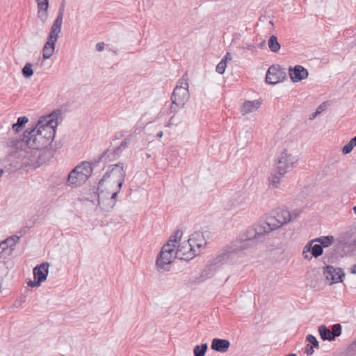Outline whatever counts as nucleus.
I'll use <instances>...</instances> for the list:
<instances>
[{
    "label": "nucleus",
    "instance_id": "obj_10",
    "mask_svg": "<svg viewBox=\"0 0 356 356\" xmlns=\"http://www.w3.org/2000/svg\"><path fill=\"white\" fill-rule=\"evenodd\" d=\"M200 254V250L192 247L188 241L179 245L175 250V257L181 260H190Z\"/></svg>",
    "mask_w": 356,
    "mask_h": 356
},
{
    "label": "nucleus",
    "instance_id": "obj_8",
    "mask_svg": "<svg viewBox=\"0 0 356 356\" xmlns=\"http://www.w3.org/2000/svg\"><path fill=\"white\" fill-rule=\"evenodd\" d=\"M175 257V245L170 243L165 244L156 258V266L158 268L168 271L169 266Z\"/></svg>",
    "mask_w": 356,
    "mask_h": 356
},
{
    "label": "nucleus",
    "instance_id": "obj_20",
    "mask_svg": "<svg viewBox=\"0 0 356 356\" xmlns=\"http://www.w3.org/2000/svg\"><path fill=\"white\" fill-rule=\"evenodd\" d=\"M38 6V17L42 23L48 19L49 0H36Z\"/></svg>",
    "mask_w": 356,
    "mask_h": 356
},
{
    "label": "nucleus",
    "instance_id": "obj_57",
    "mask_svg": "<svg viewBox=\"0 0 356 356\" xmlns=\"http://www.w3.org/2000/svg\"><path fill=\"white\" fill-rule=\"evenodd\" d=\"M3 173V170L0 169V177L2 175Z\"/></svg>",
    "mask_w": 356,
    "mask_h": 356
},
{
    "label": "nucleus",
    "instance_id": "obj_46",
    "mask_svg": "<svg viewBox=\"0 0 356 356\" xmlns=\"http://www.w3.org/2000/svg\"><path fill=\"white\" fill-rule=\"evenodd\" d=\"M314 241H309L304 248V250H305V252H311V248H313V243Z\"/></svg>",
    "mask_w": 356,
    "mask_h": 356
},
{
    "label": "nucleus",
    "instance_id": "obj_56",
    "mask_svg": "<svg viewBox=\"0 0 356 356\" xmlns=\"http://www.w3.org/2000/svg\"><path fill=\"white\" fill-rule=\"evenodd\" d=\"M354 143L355 145H356V136L351 139Z\"/></svg>",
    "mask_w": 356,
    "mask_h": 356
},
{
    "label": "nucleus",
    "instance_id": "obj_2",
    "mask_svg": "<svg viewBox=\"0 0 356 356\" xmlns=\"http://www.w3.org/2000/svg\"><path fill=\"white\" fill-rule=\"evenodd\" d=\"M55 134V129H44L42 125L37 124L35 127L27 129L24 132L23 141L31 149H42L50 145Z\"/></svg>",
    "mask_w": 356,
    "mask_h": 356
},
{
    "label": "nucleus",
    "instance_id": "obj_34",
    "mask_svg": "<svg viewBox=\"0 0 356 356\" xmlns=\"http://www.w3.org/2000/svg\"><path fill=\"white\" fill-rule=\"evenodd\" d=\"M182 236V232L181 230H177L173 236H171L168 242L171 244L175 245V248L176 247V244L180 240Z\"/></svg>",
    "mask_w": 356,
    "mask_h": 356
},
{
    "label": "nucleus",
    "instance_id": "obj_48",
    "mask_svg": "<svg viewBox=\"0 0 356 356\" xmlns=\"http://www.w3.org/2000/svg\"><path fill=\"white\" fill-rule=\"evenodd\" d=\"M96 49L98 51H102L104 49V42H99L96 45Z\"/></svg>",
    "mask_w": 356,
    "mask_h": 356
},
{
    "label": "nucleus",
    "instance_id": "obj_52",
    "mask_svg": "<svg viewBox=\"0 0 356 356\" xmlns=\"http://www.w3.org/2000/svg\"><path fill=\"white\" fill-rule=\"evenodd\" d=\"M313 241H314V242H318V243H320L319 245H321L322 241H323V236L316 238L314 239Z\"/></svg>",
    "mask_w": 356,
    "mask_h": 356
},
{
    "label": "nucleus",
    "instance_id": "obj_6",
    "mask_svg": "<svg viewBox=\"0 0 356 356\" xmlns=\"http://www.w3.org/2000/svg\"><path fill=\"white\" fill-rule=\"evenodd\" d=\"M297 162L296 156L292 155L286 149H284L275 161V172L281 175H284L293 169Z\"/></svg>",
    "mask_w": 356,
    "mask_h": 356
},
{
    "label": "nucleus",
    "instance_id": "obj_54",
    "mask_svg": "<svg viewBox=\"0 0 356 356\" xmlns=\"http://www.w3.org/2000/svg\"><path fill=\"white\" fill-rule=\"evenodd\" d=\"M163 131H159V132L157 133L156 136H157L158 138H161V137L163 136Z\"/></svg>",
    "mask_w": 356,
    "mask_h": 356
},
{
    "label": "nucleus",
    "instance_id": "obj_40",
    "mask_svg": "<svg viewBox=\"0 0 356 356\" xmlns=\"http://www.w3.org/2000/svg\"><path fill=\"white\" fill-rule=\"evenodd\" d=\"M355 145H354L353 142L352 140H350L343 147V149H342V152L344 154H349L352 152L353 147H355Z\"/></svg>",
    "mask_w": 356,
    "mask_h": 356
},
{
    "label": "nucleus",
    "instance_id": "obj_29",
    "mask_svg": "<svg viewBox=\"0 0 356 356\" xmlns=\"http://www.w3.org/2000/svg\"><path fill=\"white\" fill-rule=\"evenodd\" d=\"M270 50L274 53L277 52L280 49V44L278 42L277 38L275 35H271L268 42Z\"/></svg>",
    "mask_w": 356,
    "mask_h": 356
},
{
    "label": "nucleus",
    "instance_id": "obj_24",
    "mask_svg": "<svg viewBox=\"0 0 356 356\" xmlns=\"http://www.w3.org/2000/svg\"><path fill=\"white\" fill-rule=\"evenodd\" d=\"M63 22H60L58 20H54L53 24L51 25L50 33L47 38L49 40H54L57 41L58 35L61 31V26Z\"/></svg>",
    "mask_w": 356,
    "mask_h": 356
},
{
    "label": "nucleus",
    "instance_id": "obj_9",
    "mask_svg": "<svg viewBox=\"0 0 356 356\" xmlns=\"http://www.w3.org/2000/svg\"><path fill=\"white\" fill-rule=\"evenodd\" d=\"M286 78V70L279 65H273L269 67L266 81L270 85H275L284 81Z\"/></svg>",
    "mask_w": 356,
    "mask_h": 356
},
{
    "label": "nucleus",
    "instance_id": "obj_43",
    "mask_svg": "<svg viewBox=\"0 0 356 356\" xmlns=\"http://www.w3.org/2000/svg\"><path fill=\"white\" fill-rule=\"evenodd\" d=\"M305 353H306L308 356L313 355L314 353V347L310 344H307L305 348Z\"/></svg>",
    "mask_w": 356,
    "mask_h": 356
},
{
    "label": "nucleus",
    "instance_id": "obj_31",
    "mask_svg": "<svg viewBox=\"0 0 356 356\" xmlns=\"http://www.w3.org/2000/svg\"><path fill=\"white\" fill-rule=\"evenodd\" d=\"M207 348V343L195 346L193 349L194 356H204Z\"/></svg>",
    "mask_w": 356,
    "mask_h": 356
},
{
    "label": "nucleus",
    "instance_id": "obj_45",
    "mask_svg": "<svg viewBox=\"0 0 356 356\" xmlns=\"http://www.w3.org/2000/svg\"><path fill=\"white\" fill-rule=\"evenodd\" d=\"M42 282H39V280H34V281H32V280H30L29 282H28V285L31 287H35V286H40Z\"/></svg>",
    "mask_w": 356,
    "mask_h": 356
},
{
    "label": "nucleus",
    "instance_id": "obj_23",
    "mask_svg": "<svg viewBox=\"0 0 356 356\" xmlns=\"http://www.w3.org/2000/svg\"><path fill=\"white\" fill-rule=\"evenodd\" d=\"M220 268L217 265H214V261L212 260L210 264L207 265L200 273V278L203 280L211 277L216 270Z\"/></svg>",
    "mask_w": 356,
    "mask_h": 356
},
{
    "label": "nucleus",
    "instance_id": "obj_15",
    "mask_svg": "<svg viewBox=\"0 0 356 356\" xmlns=\"http://www.w3.org/2000/svg\"><path fill=\"white\" fill-rule=\"evenodd\" d=\"M324 275L327 280H330V284L342 282V277L344 275L340 268H334L332 266L325 267Z\"/></svg>",
    "mask_w": 356,
    "mask_h": 356
},
{
    "label": "nucleus",
    "instance_id": "obj_18",
    "mask_svg": "<svg viewBox=\"0 0 356 356\" xmlns=\"http://www.w3.org/2000/svg\"><path fill=\"white\" fill-rule=\"evenodd\" d=\"M48 262H43L41 264L36 266L33 268V276L35 280H39V282H43L46 280L49 273Z\"/></svg>",
    "mask_w": 356,
    "mask_h": 356
},
{
    "label": "nucleus",
    "instance_id": "obj_38",
    "mask_svg": "<svg viewBox=\"0 0 356 356\" xmlns=\"http://www.w3.org/2000/svg\"><path fill=\"white\" fill-rule=\"evenodd\" d=\"M306 340L311 346H313L314 348H318V341L314 336L312 334H308L306 337Z\"/></svg>",
    "mask_w": 356,
    "mask_h": 356
},
{
    "label": "nucleus",
    "instance_id": "obj_28",
    "mask_svg": "<svg viewBox=\"0 0 356 356\" xmlns=\"http://www.w3.org/2000/svg\"><path fill=\"white\" fill-rule=\"evenodd\" d=\"M20 236H18L17 235H13L9 237H8L6 240L2 241L1 245L2 246L6 247L7 248L8 247H14L19 241Z\"/></svg>",
    "mask_w": 356,
    "mask_h": 356
},
{
    "label": "nucleus",
    "instance_id": "obj_58",
    "mask_svg": "<svg viewBox=\"0 0 356 356\" xmlns=\"http://www.w3.org/2000/svg\"><path fill=\"white\" fill-rule=\"evenodd\" d=\"M354 213L356 214V205L353 207Z\"/></svg>",
    "mask_w": 356,
    "mask_h": 356
},
{
    "label": "nucleus",
    "instance_id": "obj_25",
    "mask_svg": "<svg viewBox=\"0 0 356 356\" xmlns=\"http://www.w3.org/2000/svg\"><path fill=\"white\" fill-rule=\"evenodd\" d=\"M56 41L54 40H49V38H47V41L44 44V46L42 49V56L44 59H48L49 58L55 49V44Z\"/></svg>",
    "mask_w": 356,
    "mask_h": 356
},
{
    "label": "nucleus",
    "instance_id": "obj_12",
    "mask_svg": "<svg viewBox=\"0 0 356 356\" xmlns=\"http://www.w3.org/2000/svg\"><path fill=\"white\" fill-rule=\"evenodd\" d=\"M110 150L107 149L104 151L98 158L97 160H95L93 162L90 163L88 161H83L81 164L76 165L75 168H79V174L81 175V178L86 182L88 179L91 176L92 173V165H96L100 161L106 156H108Z\"/></svg>",
    "mask_w": 356,
    "mask_h": 356
},
{
    "label": "nucleus",
    "instance_id": "obj_7",
    "mask_svg": "<svg viewBox=\"0 0 356 356\" xmlns=\"http://www.w3.org/2000/svg\"><path fill=\"white\" fill-rule=\"evenodd\" d=\"M122 187H107L103 192L98 191V204L107 211L112 209L116 203V198Z\"/></svg>",
    "mask_w": 356,
    "mask_h": 356
},
{
    "label": "nucleus",
    "instance_id": "obj_1",
    "mask_svg": "<svg viewBox=\"0 0 356 356\" xmlns=\"http://www.w3.org/2000/svg\"><path fill=\"white\" fill-rule=\"evenodd\" d=\"M261 229L258 223L248 227L229 245L237 258L246 250L255 248L259 243L265 241L266 235Z\"/></svg>",
    "mask_w": 356,
    "mask_h": 356
},
{
    "label": "nucleus",
    "instance_id": "obj_33",
    "mask_svg": "<svg viewBox=\"0 0 356 356\" xmlns=\"http://www.w3.org/2000/svg\"><path fill=\"white\" fill-rule=\"evenodd\" d=\"M323 250L321 245L315 244L311 248V254L314 257H318L323 254Z\"/></svg>",
    "mask_w": 356,
    "mask_h": 356
},
{
    "label": "nucleus",
    "instance_id": "obj_3",
    "mask_svg": "<svg viewBox=\"0 0 356 356\" xmlns=\"http://www.w3.org/2000/svg\"><path fill=\"white\" fill-rule=\"evenodd\" d=\"M125 175L123 163L109 165L108 170L99 181L97 191L103 192L107 187H122Z\"/></svg>",
    "mask_w": 356,
    "mask_h": 356
},
{
    "label": "nucleus",
    "instance_id": "obj_26",
    "mask_svg": "<svg viewBox=\"0 0 356 356\" xmlns=\"http://www.w3.org/2000/svg\"><path fill=\"white\" fill-rule=\"evenodd\" d=\"M284 175H281L275 172V169L274 168V171L271 172L270 176L268 177V181L270 186L277 188L279 187L282 178Z\"/></svg>",
    "mask_w": 356,
    "mask_h": 356
},
{
    "label": "nucleus",
    "instance_id": "obj_5",
    "mask_svg": "<svg viewBox=\"0 0 356 356\" xmlns=\"http://www.w3.org/2000/svg\"><path fill=\"white\" fill-rule=\"evenodd\" d=\"M190 97L188 91V76L187 72L184 73L177 83L172 92L171 99V112L176 111V107L182 108Z\"/></svg>",
    "mask_w": 356,
    "mask_h": 356
},
{
    "label": "nucleus",
    "instance_id": "obj_36",
    "mask_svg": "<svg viewBox=\"0 0 356 356\" xmlns=\"http://www.w3.org/2000/svg\"><path fill=\"white\" fill-rule=\"evenodd\" d=\"M334 242V238L332 236H323L321 245L323 248H327Z\"/></svg>",
    "mask_w": 356,
    "mask_h": 356
},
{
    "label": "nucleus",
    "instance_id": "obj_13",
    "mask_svg": "<svg viewBox=\"0 0 356 356\" xmlns=\"http://www.w3.org/2000/svg\"><path fill=\"white\" fill-rule=\"evenodd\" d=\"M237 259L234 252H232L230 247L228 246L219 252L218 255L213 260L214 261V265H217L220 268L224 264H234L236 261Z\"/></svg>",
    "mask_w": 356,
    "mask_h": 356
},
{
    "label": "nucleus",
    "instance_id": "obj_42",
    "mask_svg": "<svg viewBox=\"0 0 356 356\" xmlns=\"http://www.w3.org/2000/svg\"><path fill=\"white\" fill-rule=\"evenodd\" d=\"M64 8H65V5H64V2H63L61 6L59 8L58 13V15L55 20H58L60 22H63V15H64Z\"/></svg>",
    "mask_w": 356,
    "mask_h": 356
},
{
    "label": "nucleus",
    "instance_id": "obj_39",
    "mask_svg": "<svg viewBox=\"0 0 356 356\" xmlns=\"http://www.w3.org/2000/svg\"><path fill=\"white\" fill-rule=\"evenodd\" d=\"M326 108L325 102L322 103L318 107L316 108V111L313 113L309 119L314 120L318 114H320L321 112H323Z\"/></svg>",
    "mask_w": 356,
    "mask_h": 356
},
{
    "label": "nucleus",
    "instance_id": "obj_35",
    "mask_svg": "<svg viewBox=\"0 0 356 356\" xmlns=\"http://www.w3.org/2000/svg\"><path fill=\"white\" fill-rule=\"evenodd\" d=\"M331 334L333 339L337 337H339L341 334V326L340 324H334L332 326Z\"/></svg>",
    "mask_w": 356,
    "mask_h": 356
},
{
    "label": "nucleus",
    "instance_id": "obj_30",
    "mask_svg": "<svg viewBox=\"0 0 356 356\" xmlns=\"http://www.w3.org/2000/svg\"><path fill=\"white\" fill-rule=\"evenodd\" d=\"M29 122V119L26 116H22L18 118L17 121L16 123H14L13 124V129L16 133L19 132V131L22 129V128Z\"/></svg>",
    "mask_w": 356,
    "mask_h": 356
},
{
    "label": "nucleus",
    "instance_id": "obj_41",
    "mask_svg": "<svg viewBox=\"0 0 356 356\" xmlns=\"http://www.w3.org/2000/svg\"><path fill=\"white\" fill-rule=\"evenodd\" d=\"M130 140L129 138H126L124 139V140H122L120 143V145L115 147L114 149H113V152L115 154H118L120 153V149L122 147V148H125L127 147L129 143Z\"/></svg>",
    "mask_w": 356,
    "mask_h": 356
},
{
    "label": "nucleus",
    "instance_id": "obj_37",
    "mask_svg": "<svg viewBox=\"0 0 356 356\" xmlns=\"http://www.w3.org/2000/svg\"><path fill=\"white\" fill-rule=\"evenodd\" d=\"M227 67V63H225V60H221L216 67V71L220 74H222L225 72V70Z\"/></svg>",
    "mask_w": 356,
    "mask_h": 356
},
{
    "label": "nucleus",
    "instance_id": "obj_16",
    "mask_svg": "<svg viewBox=\"0 0 356 356\" xmlns=\"http://www.w3.org/2000/svg\"><path fill=\"white\" fill-rule=\"evenodd\" d=\"M208 236L209 233L201 232H195L193 234L191 235L188 241L192 245V247L197 249L201 252L202 248L205 247L207 242L206 240V236Z\"/></svg>",
    "mask_w": 356,
    "mask_h": 356
},
{
    "label": "nucleus",
    "instance_id": "obj_22",
    "mask_svg": "<svg viewBox=\"0 0 356 356\" xmlns=\"http://www.w3.org/2000/svg\"><path fill=\"white\" fill-rule=\"evenodd\" d=\"M261 105V102L258 100L245 101L242 106L241 112L243 115L255 112L258 110Z\"/></svg>",
    "mask_w": 356,
    "mask_h": 356
},
{
    "label": "nucleus",
    "instance_id": "obj_11",
    "mask_svg": "<svg viewBox=\"0 0 356 356\" xmlns=\"http://www.w3.org/2000/svg\"><path fill=\"white\" fill-rule=\"evenodd\" d=\"M110 150L107 149L104 151L98 158L97 160H95L93 162L90 163L88 161H83L81 164L76 165L75 168H79V174L81 175V178L86 182L88 179L91 176L92 173V165H96L100 161L106 156H108Z\"/></svg>",
    "mask_w": 356,
    "mask_h": 356
},
{
    "label": "nucleus",
    "instance_id": "obj_50",
    "mask_svg": "<svg viewBox=\"0 0 356 356\" xmlns=\"http://www.w3.org/2000/svg\"><path fill=\"white\" fill-rule=\"evenodd\" d=\"M348 349H350V350H356V339L349 346Z\"/></svg>",
    "mask_w": 356,
    "mask_h": 356
},
{
    "label": "nucleus",
    "instance_id": "obj_49",
    "mask_svg": "<svg viewBox=\"0 0 356 356\" xmlns=\"http://www.w3.org/2000/svg\"><path fill=\"white\" fill-rule=\"evenodd\" d=\"M232 59V54L229 52H227L222 60H225V63H227V60H231Z\"/></svg>",
    "mask_w": 356,
    "mask_h": 356
},
{
    "label": "nucleus",
    "instance_id": "obj_47",
    "mask_svg": "<svg viewBox=\"0 0 356 356\" xmlns=\"http://www.w3.org/2000/svg\"><path fill=\"white\" fill-rule=\"evenodd\" d=\"M28 230H29L28 227H24L21 228L20 230L18 232V233L20 235L19 236L21 237V236L25 235L27 233Z\"/></svg>",
    "mask_w": 356,
    "mask_h": 356
},
{
    "label": "nucleus",
    "instance_id": "obj_51",
    "mask_svg": "<svg viewBox=\"0 0 356 356\" xmlns=\"http://www.w3.org/2000/svg\"><path fill=\"white\" fill-rule=\"evenodd\" d=\"M309 252H305V250H303L302 256L305 259L310 260L312 259V257H309Z\"/></svg>",
    "mask_w": 356,
    "mask_h": 356
},
{
    "label": "nucleus",
    "instance_id": "obj_53",
    "mask_svg": "<svg viewBox=\"0 0 356 356\" xmlns=\"http://www.w3.org/2000/svg\"><path fill=\"white\" fill-rule=\"evenodd\" d=\"M350 273L353 274H356V264L353 265V266L351 268Z\"/></svg>",
    "mask_w": 356,
    "mask_h": 356
},
{
    "label": "nucleus",
    "instance_id": "obj_19",
    "mask_svg": "<svg viewBox=\"0 0 356 356\" xmlns=\"http://www.w3.org/2000/svg\"><path fill=\"white\" fill-rule=\"evenodd\" d=\"M79 168H74L69 173L67 179V184L68 186L76 187L85 183L83 178H81V175L79 174Z\"/></svg>",
    "mask_w": 356,
    "mask_h": 356
},
{
    "label": "nucleus",
    "instance_id": "obj_4",
    "mask_svg": "<svg viewBox=\"0 0 356 356\" xmlns=\"http://www.w3.org/2000/svg\"><path fill=\"white\" fill-rule=\"evenodd\" d=\"M274 213V216H267L264 220L258 222L266 235L280 228L291 220V212L286 209L278 208Z\"/></svg>",
    "mask_w": 356,
    "mask_h": 356
},
{
    "label": "nucleus",
    "instance_id": "obj_27",
    "mask_svg": "<svg viewBox=\"0 0 356 356\" xmlns=\"http://www.w3.org/2000/svg\"><path fill=\"white\" fill-rule=\"evenodd\" d=\"M318 332L321 336V338L323 340L332 341L333 337H332L331 330L328 329L325 325H321L318 327Z\"/></svg>",
    "mask_w": 356,
    "mask_h": 356
},
{
    "label": "nucleus",
    "instance_id": "obj_21",
    "mask_svg": "<svg viewBox=\"0 0 356 356\" xmlns=\"http://www.w3.org/2000/svg\"><path fill=\"white\" fill-rule=\"evenodd\" d=\"M229 346L230 343L227 339H213L211 343V349L220 353H225Z\"/></svg>",
    "mask_w": 356,
    "mask_h": 356
},
{
    "label": "nucleus",
    "instance_id": "obj_44",
    "mask_svg": "<svg viewBox=\"0 0 356 356\" xmlns=\"http://www.w3.org/2000/svg\"><path fill=\"white\" fill-rule=\"evenodd\" d=\"M302 212L301 209H295L292 212H291V220L293 219H295L296 218H298Z\"/></svg>",
    "mask_w": 356,
    "mask_h": 356
},
{
    "label": "nucleus",
    "instance_id": "obj_32",
    "mask_svg": "<svg viewBox=\"0 0 356 356\" xmlns=\"http://www.w3.org/2000/svg\"><path fill=\"white\" fill-rule=\"evenodd\" d=\"M33 65L31 63H27L22 68V73L24 77L29 79L33 75Z\"/></svg>",
    "mask_w": 356,
    "mask_h": 356
},
{
    "label": "nucleus",
    "instance_id": "obj_17",
    "mask_svg": "<svg viewBox=\"0 0 356 356\" xmlns=\"http://www.w3.org/2000/svg\"><path fill=\"white\" fill-rule=\"evenodd\" d=\"M58 112H60L58 111ZM60 113H57L56 112H53L50 115L44 117H42L41 119L38 121V125H42V128L44 129H55L58 125V116Z\"/></svg>",
    "mask_w": 356,
    "mask_h": 356
},
{
    "label": "nucleus",
    "instance_id": "obj_55",
    "mask_svg": "<svg viewBox=\"0 0 356 356\" xmlns=\"http://www.w3.org/2000/svg\"><path fill=\"white\" fill-rule=\"evenodd\" d=\"M172 119H173V117H171L169 120V122L165 125L166 127H170L172 124Z\"/></svg>",
    "mask_w": 356,
    "mask_h": 356
},
{
    "label": "nucleus",
    "instance_id": "obj_59",
    "mask_svg": "<svg viewBox=\"0 0 356 356\" xmlns=\"http://www.w3.org/2000/svg\"><path fill=\"white\" fill-rule=\"evenodd\" d=\"M147 157H150V154H147Z\"/></svg>",
    "mask_w": 356,
    "mask_h": 356
},
{
    "label": "nucleus",
    "instance_id": "obj_14",
    "mask_svg": "<svg viewBox=\"0 0 356 356\" xmlns=\"http://www.w3.org/2000/svg\"><path fill=\"white\" fill-rule=\"evenodd\" d=\"M289 74L291 80L294 82H300L308 77L309 72L302 65H297L294 67H289Z\"/></svg>",
    "mask_w": 356,
    "mask_h": 356
}]
</instances>
